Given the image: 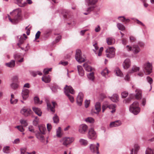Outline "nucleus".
Masks as SVG:
<instances>
[{
  "mask_svg": "<svg viewBox=\"0 0 154 154\" xmlns=\"http://www.w3.org/2000/svg\"><path fill=\"white\" fill-rule=\"evenodd\" d=\"M38 128L40 132L42 133L43 134H45V131L46 129L45 127L43 126H38Z\"/></svg>",
  "mask_w": 154,
  "mask_h": 154,
  "instance_id": "34",
  "label": "nucleus"
},
{
  "mask_svg": "<svg viewBox=\"0 0 154 154\" xmlns=\"http://www.w3.org/2000/svg\"><path fill=\"white\" fill-rule=\"evenodd\" d=\"M17 38L20 37V39L18 43H17V45L19 47H20V45L23 43L24 41L26 39H24L23 37L19 35L17 36Z\"/></svg>",
  "mask_w": 154,
  "mask_h": 154,
  "instance_id": "24",
  "label": "nucleus"
},
{
  "mask_svg": "<svg viewBox=\"0 0 154 154\" xmlns=\"http://www.w3.org/2000/svg\"><path fill=\"white\" fill-rule=\"evenodd\" d=\"M52 105L50 103H47V108L48 110H50L51 112H54L55 111L54 108L56 103L55 102H52Z\"/></svg>",
  "mask_w": 154,
  "mask_h": 154,
  "instance_id": "16",
  "label": "nucleus"
},
{
  "mask_svg": "<svg viewBox=\"0 0 154 154\" xmlns=\"http://www.w3.org/2000/svg\"><path fill=\"white\" fill-rule=\"evenodd\" d=\"M53 120L54 122V123L57 124L58 123H59V117L57 115V114H54V116L53 118Z\"/></svg>",
  "mask_w": 154,
  "mask_h": 154,
  "instance_id": "33",
  "label": "nucleus"
},
{
  "mask_svg": "<svg viewBox=\"0 0 154 154\" xmlns=\"http://www.w3.org/2000/svg\"><path fill=\"white\" fill-rule=\"evenodd\" d=\"M88 5L95 4L97 2V0H86Z\"/></svg>",
  "mask_w": 154,
  "mask_h": 154,
  "instance_id": "37",
  "label": "nucleus"
},
{
  "mask_svg": "<svg viewBox=\"0 0 154 154\" xmlns=\"http://www.w3.org/2000/svg\"><path fill=\"white\" fill-rule=\"evenodd\" d=\"M88 137L90 139L95 140L97 137L96 133L94 128H91L88 130Z\"/></svg>",
  "mask_w": 154,
  "mask_h": 154,
  "instance_id": "6",
  "label": "nucleus"
},
{
  "mask_svg": "<svg viewBox=\"0 0 154 154\" xmlns=\"http://www.w3.org/2000/svg\"><path fill=\"white\" fill-rule=\"evenodd\" d=\"M85 121L87 122L92 123H94V119L91 117H89L85 119Z\"/></svg>",
  "mask_w": 154,
  "mask_h": 154,
  "instance_id": "41",
  "label": "nucleus"
},
{
  "mask_svg": "<svg viewBox=\"0 0 154 154\" xmlns=\"http://www.w3.org/2000/svg\"><path fill=\"white\" fill-rule=\"evenodd\" d=\"M87 76L90 80L93 81L94 79V73L93 72L90 73L89 74L87 75Z\"/></svg>",
  "mask_w": 154,
  "mask_h": 154,
  "instance_id": "40",
  "label": "nucleus"
},
{
  "mask_svg": "<svg viewBox=\"0 0 154 154\" xmlns=\"http://www.w3.org/2000/svg\"><path fill=\"white\" fill-rule=\"evenodd\" d=\"M134 95L133 94H131L130 95V97L127 99L124 100V102L125 103H129L131 100L134 97Z\"/></svg>",
  "mask_w": 154,
  "mask_h": 154,
  "instance_id": "38",
  "label": "nucleus"
},
{
  "mask_svg": "<svg viewBox=\"0 0 154 154\" xmlns=\"http://www.w3.org/2000/svg\"><path fill=\"white\" fill-rule=\"evenodd\" d=\"M51 89L52 91L54 93H56L57 92V88L55 87H51Z\"/></svg>",
  "mask_w": 154,
  "mask_h": 154,
  "instance_id": "58",
  "label": "nucleus"
},
{
  "mask_svg": "<svg viewBox=\"0 0 154 154\" xmlns=\"http://www.w3.org/2000/svg\"><path fill=\"white\" fill-rule=\"evenodd\" d=\"M79 142L81 145L84 146L87 145L88 143L87 140L83 139H80L79 140Z\"/></svg>",
  "mask_w": 154,
  "mask_h": 154,
  "instance_id": "30",
  "label": "nucleus"
},
{
  "mask_svg": "<svg viewBox=\"0 0 154 154\" xmlns=\"http://www.w3.org/2000/svg\"><path fill=\"white\" fill-rule=\"evenodd\" d=\"M32 111L29 108H26L23 107L20 110L21 113L25 117L30 116L32 114Z\"/></svg>",
  "mask_w": 154,
  "mask_h": 154,
  "instance_id": "8",
  "label": "nucleus"
},
{
  "mask_svg": "<svg viewBox=\"0 0 154 154\" xmlns=\"http://www.w3.org/2000/svg\"><path fill=\"white\" fill-rule=\"evenodd\" d=\"M16 1V3L20 7H23L26 5L25 2L22 3L23 0H15Z\"/></svg>",
  "mask_w": 154,
  "mask_h": 154,
  "instance_id": "27",
  "label": "nucleus"
},
{
  "mask_svg": "<svg viewBox=\"0 0 154 154\" xmlns=\"http://www.w3.org/2000/svg\"><path fill=\"white\" fill-rule=\"evenodd\" d=\"M131 19L134 20V21L136 20L137 21V23L139 25H141L143 26H145V25L143 24L139 20L137 19H135L134 18H132Z\"/></svg>",
  "mask_w": 154,
  "mask_h": 154,
  "instance_id": "48",
  "label": "nucleus"
},
{
  "mask_svg": "<svg viewBox=\"0 0 154 154\" xmlns=\"http://www.w3.org/2000/svg\"><path fill=\"white\" fill-rule=\"evenodd\" d=\"M34 100L35 103L41 104L42 102V101H40L39 98L37 97H35L34 98Z\"/></svg>",
  "mask_w": 154,
  "mask_h": 154,
  "instance_id": "39",
  "label": "nucleus"
},
{
  "mask_svg": "<svg viewBox=\"0 0 154 154\" xmlns=\"http://www.w3.org/2000/svg\"><path fill=\"white\" fill-rule=\"evenodd\" d=\"M17 101L18 100L17 99L14 100L13 101H12L11 99L10 100V103L11 104H16L17 103Z\"/></svg>",
  "mask_w": 154,
  "mask_h": 154,
  "instance_id": "62",
  "label": "nucleus"
},
{
  "mask_svg": "<svg viewBox=\"0 0 154 154\" xmlns=\"http://www.w3.org/2000/svg\"><path fill=\"white\" fill-rule=\"evenodd\" d=\"M88 128V126L86 125L82 124L79 126V131L80 133L84 134Z\"/></svg>",
  "mask_w": 154,
  "mask_h": 154,
  "instance_id": "13",
  "label": "nucleus"
},
{
  "mask_svg": "<svg viewBox=\"0 0 154 154\" xmlns=\"http://www.w3.org/2000/svg\"><path fill=\"white\" fill-rule=\"evenodd\" d=\"M146 154H154V149L152 150L151 149H147L146 151Z\"/></svg>",
  "mask_w": 154,
  "mask_h": 154,
  "instance_id": "43",
  "label": "nucleus"
},
{
  "mask_svg": "<svg viewBox=\"0 0 154 154\" xmlns=\"http://www.w3.org/2000/svg\"><path fill=\"white\" fill-rule=\"evenodd\" d=\"M77 69L79 75L83 76L84 75V71L82 67L80 65L77 66Z\"/></svg>",
  "mask_w": 154,
  "mask_h": 154,
  "instance_id": "21",
  "label": "nucleus"
},
{
  "mask_svg": "<svg viewBox=\"0 0 154 154\" xmlns=\"http://www.w3.org/2000/svg\"><path fill=\"white\" fill-rule=\"evenodd\" d=\"M83 97L84 95L83 93L80 92L76 98L77 104L79 106H81L82 105Z\"/></svg>",
  "mask_w": 154,
  "mask_h": 154,
  "instance_id": "11",
  "label": "nucleus"
},
{
  "mask_svg": "<svg viewBox=\"0 0 154 154\" xmlns=\"http://www.w3.org/2000/svg\"><path fill=\"white\" fill-rule=\"evenodd\" d=\"M140 51L139 46L137 45H134L132 46V51L134 54L138 53Z\"/></svg>",
  "mask_w": 154,
  "mask_h": 154,
  "instance_id": "18",
  "label": "nucleus"
},
{
  "mask_svg": "<svg viewBox=\"0 0 154 154\" xmlns=\"http://www.w3.org/2000/svg\"><path fill=\"white\" fill-rule=\"evenodd\" d=\"M114 71L117 75L121 77L122 76L123 74L119 68H116Z\"/></svg>",
  "mask_w": 154,
  "mask_h": 154,
  "instance_id": "31",
  "label": "nucleus"
},
{
  "mask_svg": "<svg viewBox=\"0 0 154 154\" xmlns=\"http://www.w3.org/2000/svg\"><path fill=\"white\" fill-rule=\"evenodd\" d=\"M130 40L131 42H133L135 41L136 38L132 36H130Z\"/></svg>",
  "mask_w": 154,
  "mask_h": 154,
  "instance_id": "56",
  "label": "nucleus"
},
{
  "mask_svg": "<svg viewBox=\"0 0 154 154\" xmlns=\"http://www.w3.org/2000/svg\"><path fill=\"white\" fill-rule=\"evenodd\" d=\"M40 33L41 32L40 31H38L37 32L35 35V40H36L39 38Z\"/></svg>",
  "mask_w": 154,
  "mask_h": 154,
  "instance_id": "52",
  "label": "nucleus"
},
{
  "mask_svg": "<svg viewBox=\"0 0 154 154\" xmlns=\"http://www.w3.org/2000/svg\"><path fill=\"white\" fill-rule=\"evenodd\" d=\"M75 59L79 63H81L85 61V57L82 56V52L80 50L77 49L76 51L75 56Z\"/></svg>",
  "mask_w": 154,
  "mask_h": 154,
  "instance_id": "5",
  "label": "nucleus"
},
{
  "mask_svg": "<svg viewBox=\"0 0 154 154\" xmlns=\"http://www.w3.org/2000/svg\"><path fill=\"white\" fill-rule=\"evenodd\" d=\"M74 140L73 137H66L63 139V144L65 146H67L68 145L72 143Z\"/></svg>",
  "mask_w": 154,
  "mask_h": 154,
  "instance_id": "12",
  "label": "nucleus"
},
{
  "mask_svg": "<svg viewBox=\"0 0 154 154\" xmlns=\"http://www.w3.org/2000/svg\"><path fill=\"white\" fill-rule=\"evenodd\" d=\"M144 72L146 74L149 75L150 74L152 71V63L149 61L145 63L142 66Z\"/></svg>",
  "mask_w": 154,
  "mask_h": 154,
  "instance_id": "4",
  "label": "nucleus"
},
{
  "mask_svg": "<svg viewBox=\"0 0 154 154\" xmlns=\"http://www.w3.org/2000/svg\"><path fill=\"white\" fill-rule=\"evenodd\" d=\"M61 38V35H59L57 36L55 39V41L56 42H58L60 40V39Z\"/></svg>",
  "mask_w": 154,
  "mask_h": 154,
  "instance_id": "61",
  "label": "nucleus"
},
{
  "mask_svg": "<svg viewBox=\"0 0 154 154\" xmlns=\"http://www.w3.org/2000/svg\"><path fill=\"white\" fill-rule=\"evenodd\" d=\"M121 95L122 98H125L128 95V93L127 92L124 91L122 93Z\"/></svg>",
  "mask_w": 154,
  "mask_h": 154,
  "instance_id": "50",
  "label": "nucleus"
},
{
  "mask_svg": "<svg viewBox=\"0 0 154 154\" xmlns=\"http://www.w3.org/2000/svg\"><path fill=\"white\" fill-rule=\"evenodd\" d=\"M117 26L119 29L121 31H123L125 29V27L124 26L123 24L121 23H118L117 24Z\"/></svg>",
  "mask_w": 154,
  "mask_h": 154,
  "instance_id": "36",
  "label": "nucleus"
},
{
  "mask_svg": "<svg viewBox=\"0 0 154 154\" xmlns=\"http://www.w3.org/2000/svg\"><path fill=\"white\" fill-rule=\"evenodd\" d=\"M136 94L135 95V98L137 99H140L142 98V92L139 89H137L135 90Z\"/></svg>",
  "mask_w": 154,
  "mask_h": 154,
  "instance_id": "19",
  "label": "nucleus"
},
{
  "mask_svg": "<svg viewBox=\"0 0 154 154\" xmlns=\"http://www.w3.org/2000/svg\"><path fill=\"white\" fill-rule=\"evenodd\" d=\"M61 128L59 127L57 131V136L58 137H60L61 136Z\"/></svg>",
  "mask_w": 154,
  "mask_h": 154,
  "instance_id": "47",
  "label": "nucleus"
},
{
  "mask_svg": "<svg viewBox=\"0 0 154 154\" xmlns=\"http://www.w3.org/2000/svg\"><path fill=\"white\" fill-rule=\"evenodd\" d=\"M30 74L33 77L36 76L37 74H38L40 75H42V73L39 71H30Z\"/></svg>",
  "mask_w": 154,
  "mask_h": 154,
  "instance_id": "26",
  "label": "nucleus"
},
{
  "mask_svg": "<svg viewBox=\"0 0 154 154\" xmlns=\"http://www.w3.org/2000/svg\"><path fill=\"white\" fill-rule=\"evenodd\" d=\"M12 14L14 18L12 19L11 18L9 17V20L13 24H17L21 18V11L20 9H17L13 10V11L10 13Z\"/></svg>",
  "mask_w": 154,
  "mask_h": 154,
  "instance_id": "1",
  "label": "nucleus"
},
{
  "mask_svg": "<svg viewBox=\"0 0 154 154\" xmlns=\"http://www.w3.org/2000/svg\"><path fill=\"white\" fill-rule=\"evenodd\" d=\"M126 48H127V50L128 51H132V47L131 46L127 45L126 46Z\"/></svg>",
  "mask_w": 154,
  "mask_h": 154,
  "instance_id": "64",
  "label": "nucleus"
},
{
  "mask_svg": "<svg viewBox=\"0 0 154 154\" xmlns=\"http://www.w3.org/2000/svg\"><path fill=\"white\" fill-rule=\"evenodd\" d=\"M95 106V109L97 111L96 113H98L101 110V105L100 103L99 102H97Z\"/></svg>",
  "mask_w": 154,
  "mask_h": 154,
  "instance_id": "28",
  "label": "nucleus"
},
{
  "mask_svg": "<svg viewBox=\"0 0 154 154\" xmlns=\"http://www.w3.org/2000/svg\"><path fill=\"white\" fill-rule=\"evenodd\" d=\"M123 68L125 69H127L129 68L131 65V61L128 58L126 59L122 64Z\"/></svg>",
  "mask_w": 154,
  "mask_h": 154,
  "instance_id": "15",
  "label": "nucleus"
},
{
  "mask_svg": "<svg viewBox=\"0 0 154 154\" xmlns=\"http://www.w3.org/2000/svg\"><path fill=\"white\" fill-rule=\"evenodd\" d=\"M130 112L135 115L137 114L140 111L139 103L138 101H134L130 106Z\"/></svg>",
  "mask_w": 154,
  "mask_h": 154,
  "instance_id": "3",
  "label": "nucleus"
},
{
  "mask_svg": "<svg viewBox=\"0 0 154 154\" xmlns=\"http://www.w3.org/2000/svg\"><path fill=\"white\" fill-rule=\"evenodd\" d=\"M99 144L98 143H97V146L94 144H91L90 146V149L91 152L95 153L96 152L97 154H99Z\"/></svg>",
  "mask_w": 154,
  "mask_h": 154,
  "instance_id": "9",
  "label": "nucleus"
},
{
  "mask_svg": "<svg viewBox=\"0 0 154 154\" xmlns=\"http://www.w3.org/2000/svg\"><path fill=\"white\" fill-rule=\"evenodd\" d=\"M108 107L110 109H113L115 108L116 105H108Z\"/></svg>",
  "mask_w": 154,
  "mask_h": 154,
  "instance_id": "53",
  "label": "nucleus"
},
{
  "mask_svg": "<svg viewBox=\"0 0 154 154\" xmlns=\"http://www.w3.org/2000/svg\"><path fill=\"white\" fill-rule=\"evenodd\" d=\"M115 49L113 47H109L106 51V56L109 58L113 57L115 55Z\"/></svg>",
  "mask_w": 154,
  "mask_h": 154,
  "instance_id": "7",
  "label": "nucleus"
},
{
  "mask_svg": "<svg viewBox=\"0 0 154 154\" xmlns=\"http://www.w3.org/2000/svg\"><path fill=\"white\" fill-rule=\"evenodd\" d=\"M134 154H136V152H137L139 149V146L137 145H135L134 146Z\"/></svg>",
  "mask_w": 154,
  "mask_h": 154,
  "instance_id": "57",
  "label": "nucleus"
},
{
  "mask_svg": "<svg viewBox=\"0 0 154 154\" xmlns=\"http://www.w3.org/2000/svg\"><path fill=\"white\" fill-rule=\"evenodd\" d=\"M15 128H17L19 131L21 132L24 131V130L23 127L21 126H16Z\"/></svg>",
  "mask_w": 154,
  "mask_h": 154,
  "instance_id": "49",
  "label": "nucleus"
},
{
  "mask_svg": "<svg viewBox=\"0 0 154 154\" xmlns=\"http://www.w3.org/2000/svg\"><path fill=\"white\" fill-rule=\"evenodd\" d=\"M28 129L31 132H32V133H34V128H33L32 126H29L28 127Z\"/></svg>",
  "mask_w": 154,
  "mask_h": 154,
  "instance_id": "55",
  "label": "nucleus"
},
{
  "mask_svg": "<svg viewBox=\"0 0 154 154\" xmlns=\"http://www.w3.org/2000/svg\"><path fill=\"white\" fill-rule=\"evenodd\" d=\"M121 125V123L120 121H116L111 122L109 126L110 127H118Z\"/></svg>",
  "mask_w": 154,
  "mask_h": 154,
  "instance_id": "20",
  "label": "nucleus"
},
{
  "mask_svg": "<svg viewBox=\"0 0 154 154\" xmlns=\"http://www.w3.org/2000/svg\"><path fill=\"white\" fill-rule=\"evenodd\" d=\"M140 70V67H137L135 66H134L132 67L131 69L129 70L128 72V73L126 75L125 79V80L129 81V76L128 75L129 73H132L135 72H137L139 71Z\"/></svg>",
  "mask_w": 154,
  "mask_h": 154,
  "instance_id": "10",
  "label": "nucleus"
},
{
  "mask_svg": "<svg viewBox=\"0 0 154 154\" xmlns=\"http://www.w3.org/2000/svg\"><path fill=\"white\" fill-rule=\"evenodd\" d=\"M90 103V100H86L85 101V107L86 108H87L89 106Z\"/></svg>",
  "mask_w": 154,
  "mask_h": 154,
  "instance_id": "51",
  "label": "nucleus"
},
{
  "mask_svg": "<svg viewBox=\"0 0 154 154\" xmlns=\"http://www.w3.org/2000/svg\"><path fill=\"white\" fill-rule=\"evenodd\" d=\"M64 92L65 95L68 97L69 99L71 102H73L74 101L73 97L70 94V93L72 94H74L75 92L74 89L70 85L68 86L66 85L64 88Z\"/></svg>",
  "mask_w": 154,
  "mask_h": 154,
  "instance_id": "2",
  "label": "nucleus"
},
{
  "mask_svg": "<svg viewBox=\"0 0 154 154\" xmlns=\"http://www.w3.org/2000/svg\"><path fill=\"white\" fill-rule=\"evenodd\" d=\"M83 66L85 68V70L88 72L91 71L92 70L91 67L86 63H84Z\"/></svg>",
  "mask_w": 154,
  "mask_h": 154,
  "instance_id": "32",
  "label": "nucleus"
},
{
  "mask_svg": "<svg viewBox=\"0 0 154 154\" xmlns=\"http://www.w3.org/2000/svg\"><path fill=\"white\" fill-rule=\"evenodd\" d=\"M147 81L150 84V89L149 90L150 91L152 88V84L153 82V80L149 76H147L146 78Z\"/></svg>",
  "mask_w": 154,
  "mask_h": 154,
  "instance_id": "29",
  "label": "nucleus"
},
{
  "mask_svg": "<svg viewBox=\"0 0 154 154\" xmlns=\"http://www.w3.org/2000/svg\"><path fill=\"white\" fill-rule=\"evenodd\" d=\"M6 65L9 67L12 68L15 66V61L14 60H12L11 61L5 64Z\"/></svg>",
  "mask_w": 154,
  "mask_h": 154,
  "instance_id": "23",
  "label": "nucleus"
},
{
  "mask_svg": "<svg viewBox=\"0 0 154 154\" xmlns=\"http://www.w3.org/2000/svg\"><path fill=\"white\" fill-rule=\"evenodd\" d=\"M18 77L17 76H14L12 79V80L13 82H17L18 80Z\"/></svg>",
  "mask_w": 154,
  "mask_h": 154,
  "instance_id": "54",
  "label": "nucleus"
},
{
  "mask_svg": "<svg viewBox=\"0 0 154 154\" xmlns=\"http://www.w3.org/2000/svg\"><path fill=\"white\" fill-rule=\"evenodd\" d=\"M42 80L46 83H48L51 81V79L49 76L45 77L44 78L42 77Z\"/></svg>",
  "mask_w": 154,
  "mask_h": 154,
  "instance_id": "42",
  "label": "nucleus"
},
{
  "mask_svg": "<svg viewBox=\"0 0 154 154\" xmlns=\"http://www.w3.org/2000/svg\"><path fill=\"white\" fill-rule=\"evenodd\" d=\"M18 85L17 83H15L14 82H13L11 85V87L12 88L15 89L18 87Z\"/></svg>",
  "mask_w": 154,
  "mask_h": 154,
  "instance_id": "44",
  "label": "nucleus"
},
{
  "mask_svg": "<svg viewBox=\"0 0 154 154\" xmlns=\"http://www.w3.org/2000/svg\"><path fill=\"white\" fill-rule=\"evenodd\" d=\"M100 27L99 25L97 26V27H96L95 29V31L96 32H98L100 31Z\"/></svg>",
  "mask_w": 154,
  "mask_h": 154,
  "instance_id": "63",
  "label": "nucleus"
},
{
  "mask_svg": "<svg viewBox=\"0 0 154 154\" xmlns=\"http://www.w3.org/2000/svg\"><path fill=\"white\" fill-rule=\"evenodd\" d=\"M47 128L49 131H50L51 128V124L48 123L47 124Z\"/></svg>",
  "mask_w": 154,
  "mask_h": 154,
  "instance_id": "60",
  "label": "nucleus"
},
{
  "mask_svg": "<svg viewBox=\"0 0 154 154\" xmlns=\"http://www.w3.org/2000/svg\"><path fill=\"white\" fill-rule=\"evenodd\" d=\"M122 43L124 45H125L127 44V40L126 38H123L122 40Z\"/></svg>",
  "mask_w": 154,
  "mask_h": 154,
  "instance_id": "59",
  "label": "nucleus"
},
{
  "mask_svg": "<svg viewBox=\"0 0 154 154\" xmlns=\"http://www.w3.org/2000/svg\"><path fill=\"white\" fill-rule=\"evenodd\" d=\"M20 123L23 125L24 127H26L28 125L26 121L23 119H21L20 120Z\"/></svg>",
  "mask_w": 154,
  "mask_h": 154,
  "instance_id": "46",
  "label": "nucleus"
},
{
  "mask_svg": "<svg viewBox=\"0 0 154 154\" xmlns=\"http://www.w3.org/2000/svg\"><path fill=\"white\" fill-rule=\"evenodd\" d=\"M109 73V71L107 68L104 69L101 72V75L104 77L106 76V75H107Z\"/></svg>",
  "mask_w": 154,
  "mask_h": 154,
  "instance_id": "35",
  "label": "nucleus"
},
{
  "mask_svg": "<svg viewBox=\"0 0 154 154\" xmlns=\"http://www.w3.org/2000/svg\"><path fill=\"white\" fill-rule=\"evenodd\" d=\"M106 41L108 45H112L114 42V39L112 37L107 38Z\"/></svg>",
  "mask_w": 154,
  "mask_h": 154,
  "instance_id": "25",
  "label": "nucleus"
},
{
  "mask_svg": "<svg viewBox=\"0 0 154 154\" xmlns=\"http://www.w3.org/2000/svg\"><path fill=\"white\" fill-rule=\"evenodd\" d=\"M29 92V90L28 89H23V90L21 95L23 100H26L28 97Z\"/></svg>",
  "mask_w": 154,
  "mask_h": 154,
  "instance_id": "14",
  "label": "nucleus"
},
{
  "mask_svg": "<svg viewBox=\"0 0 154 154\" xmlns=\"http://www.w3.org/2000/svg\"><path fill=\"white\" fill-rule=\"evenodd\" d=\"M9 147L8 146L4 147L3 149V152L5 153H8L9 152Z\"/></svg>",
  "mask_w": 154,
  "mask_h": 154,
  "instance_id": "45",
  "label": "nucleus"
},
{
  "mask_svg": "<svg viewBox=\"0 0 154 154\" xmlns=\"http://www.w3.org/2000/svg\"><path fill=\"white\" fill-rule=\"evenodd\" d=\"M43 134L38 131H36L35 134L36 138L38 139L41 142H43L44 139V137L43 136Z\"/></svg>",
  "mask_w": 154,
  "mask_h": 154,
  "instance_id": "17",
  "label": "nucleus"
},
{
  "mask_svg": "<svg viewBox=\"0 0 154 154\" xmlns=\"http://www.w3.org/2000/svg\"><path fill=\"white\" fill-rule=\"evenodd\" d=\"M32 109L35 112L38 116H41L42 112L41 111L40 109L38 108L33 107L32 108Z\"/></svg>",
  "mask_w": 154,
  "mask_h": 154,
  "instance_id": "22",
  "label": "nucleus"
}]
</instances>
